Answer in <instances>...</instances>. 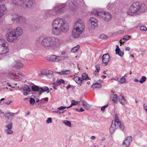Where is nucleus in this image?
<instances>
[{
	"mask_svg": "<svg viewBox=\"0 0 147 147\" xmlns=\"http://www.w3.org/2000/svg\"><path fill=\"white\" fill-rule=\"evenodd\" d=\"M53 34L59 35L61 32H65L69 29V26L66 21L61 18H57L52 22V23Z\"/></svg>",
	"mask_w": 147,
	"mask_h": 147,
	"instance_id": "nucleus-1",
	"label": "nucleus"
},
{
	"mask_svg": "<svg viewBox=\"0 0 147 147\" xmlns=\"http://www.w3.org/2000/svg\"><path fill=\"white\" fill-rule=\"evenodd\" d=\"M85 24L83 21L81 19L78 20L74 25L72 30V36L74 38L79 37L85 30Z\"/></svg>",
	"mask_w": 147,
	"mask_h": 147,
	"instance_id": "nucleus-2",
	"label": "nucleus"
},
{
	"mask_svg": "<svg viewBox=\"0 0 147 147\" xmlns=\"http://www.w3.org/2000/svg\"><path fill=\"white\" fill-rule=\"evenodd\" d=\"M62 43V40L52 36L44 38L41 42L43 46H59L61 45Z\"/></svg>",
	"mask_w": 147,
	"mask_h": 147,
	"instance_id": "nucleus-3",
	"label": "nucleus"
},
{
	"mask_svg": "<svg viewBox=\"0 0 147 147\" xmlns=\"http://www.w3.org/2000/svg\"><path fill=\"white\" fill-rule=\"evenodd\" d=\"M23 33V30L21 27L16 28L8 33L7 40L10 42H13L21 36Z\"/></svg>",
	"mask_w": 147,
	"mask_h": 147,
	"instance_id": "nucleus-4",
	"label": "nucleus"
},
{
	"mask_svg": "<svg viewBox=\"0 0 147 147\" xmlns=\"http://www.w3.org/2000/svg\"><path fill=\"white\" fill-rule=\"evenodd\" d=\"M146 10V5L144 4H141L138 2L133 3L131 6L129 11L133 13L139 15Z\"/></svg>",
	"mask_w": 147,
	"mask_h": 147,
	"instance_id": "nucleus-5",
	"label": "nucleus"
},
{
	"mask_svg": "<svg viewBox=\"0 0 147 147\" xmlns=\"http://www.w3.org/2000/svg\"><path fill=\"white\" fill-rule=\"evenodd\" d=\"M117 129L123 131L125 129V126L123 123L119 120L118 114H116L115 116L114 123H112L110 129V133L111 134L113 133L116 129Z\"/></svg>",
	"mask_w": 147,
	"mask_h": 147,
	"instance_id": "nucleus-6",
	"label": "nucleus"
},
{
	"mask_svg": "<svg viewBox=\"0 0 147 147\" xmlns=\"http://www.w3.org/2000/svg\"><path fill=\"white\" fill-rule=\"evenodd\" d=\"M13 5L30 8L34 3L33 0H11Z\"/></svg>",
	"mask_w": 147,
	"mask_h": 147,
	"instance_id": "nucleus-7",
	"label": "nucleus"
},
{
	"mask_svg": "<svg viewBox=\"0 0 147 147\" xmlns=\"http://www.w3.org/2000/svg\"><path fill=\"white\" fill-rule=\"evenodd\" d=\"M91 13L94 14L96 15L97 16L102 18L104 20L108 21H110L111 18L112 16L111 13L109 12H99L96 11L95 13L94 12H92Z\"/></svg>",
	"mask_w": 147,
	"mask_h": 147,
	"instance_id": "nucleus-8",
	"label": "nucleus"
},
{
	"mask_svg": "<svg viewBox=\"0 0 147 147\" xmlns=\"http://www.w3.org/2000/svg\"><path fill=\"white\" fill-rule=\"evenodd\" d=\"M13 21L16 22L20 24H23L26 20V18L21 15L15 14L13 16V18L11 19Z\"/></svg>",
	"mask_w": 147,
	"mask_h": 147,
	"instance_id": "nucleus-9",
	"label": "nucleus"
},
{
	"mask_svg": "<svg viewBox=\"0 0 147 147\" xmlns=\"http://www.w3.org/2000/svg\"><path fill=\"white\" fill-rule=\"evenodd\" d=\"M66 7V4L65 3L62 4L60 5L59 7L58 6L56 7L54 9V10L55 11V13H53L52 15H55L59 14V13L64 12Z\"/></svg>",
	"mask_w": 147,
	"mask_h": 147,
	"instance_id": "nucleus-10",
	"label": "nucleus"
},
{
	"mask_svg": "<svg viewBox=\"0 0 147 147\" xmlns=\"http://www.w3.org/2000/svg\"><path fill=\"white\" fill-rule=\"evenodd\" d=\"M12 67L16 69H22L23 66V64L20 61H14L11 64Z\"/></svg>",
	"mask_w": 147,
	"mask_h": 147,
	"instance_id": "nucleus-11",
	"label": "nucleus"
},
{
	"mask_svg": "<svg viewBox=\"0 0 147 147\" xmlns=\"http://www.w3.org/2000/svg\"><path fill=\"white\" fill-rule=\"evenodd\" d=\"M110 58L109 55L106 53L103 55L102 57V63L104 64L105 66H107Z\"/></svg>",
	"mask_w": 147,
	"mask_h": 147,
	"instance_id": "nucleus-12",
	"label": "nucleus"
},
{
	"mask_svg": "<svg viewBox=\"0 0 147 147\" xmlns=\"http://www.w3.org/2000/svg\"><path fill=\"white\" fill-rule=\"evenodd\" d=\"M89 22L91 25L92 29H94L95 27H97L98 25V21L97 20L94 18H91L89 19ZM90 25V24H89Z\"/></svg>",
	"mask_w": 147,
	"mask_h": 147,
	"instance_id": "nucleus-13",
	"label": "nucleus"
},
{
	"mask_svg": "<svg viewBox=\"0 0 147 147\" xmlns=\"http://www.w3.org/2000/svg\"><path fill=\"white\" fill-rule=\"evenodd\" d=\"M17 114V113H12L9 112L6 113L4 115V116L5 118L8 119L12 121L15 115Z\"/></svg>",
	"mask_w": 147,
	"mask_h": 147,
	"instance_id": "nucleus-14",
	"label": "nucleus"
},
{
	"mask_svg": "<svg viewBox=\"0 0 147 147\" xmlns=\"http://www.w3.org/2000/svg\"><path fill=\"white\" fill-rule=\"evenodd\" d=\"M9 51L8 47H0V55H4L7 53Z\"/></svg>",
	"mask_w": 147,
	"mask_h": 147,
	"instance_id": "nucleus-15",
	"label": "nucleus"
},
{
	"mask_svg": "<svg viewBox=\"0 0 147 147\" xmlns=\"http://www.w3.org/2000/svg\"><path fill=\"white\" fill-rule=\"evenodd\" d=\"M19 90L22 92H24L25 91H28V92H30L31 90L29 86L27 85H24L19 88Z\"/></svg>",
	"mask_w": 147,
	"mask_h": 147,
	"instance_id": "nucleus-16",
	"label": "nucleus"
},
{
	"mask_svg": "<svg viewBox=\"0 0 147 147\" xmlns=\"http://www.w3.org/2000/svg\"><path fill=\"white\" fill-rule=\"evenodd\" d=\"M6 12L5 7L4 5L0 6V18Z\"/></svg>",
	"mask_w": 147,
	"mask_h": 147,
	"instance_id": "nucleus-17",
	"label": "nucleus"
},
{
	"mask_svg": "<svg viewBox=\"0 0 147 147\" xmlns=\"http://www.w3.org/2000/svg\"><path fill=\"white\" fill-rule=\"evenodd\" d=\"M118 98L119 101L121 104L124 105L127 104V101L123 96L120 95L118 96Z\"/></svg>",
	"mask_w": 147,
	"mask_h": 147,
	"instance_id": "nucleus-18",
	"label": "nucleus"
},
{
	"mask_svg": "<svg viewBox=\"0 0 147 147\" xmlns=\"http://www.w3.org/2000/svg\"><path fill=\"white\" fill-rule=\"evenodd\" d=\"M46 59L47 60L49 61L56 62V56L55 55L48 56L46 57Z\"/></svg>",
	"mask_w": 147,
	"mask_h": 147,
	"instance_id": "nucleus-19",
	"label": "nucleus"
},
{
	"mask_svg": "<svg viewBox=\"0 0 147 147\" xmlns=\"http://www.w3.org/2000/svg\"><path fill=\"white\" fill-rule=\"evenodd\" d=\"M132 137L131 136H128L124 140L123 142H124V143H125L127 144V145L129 146L132 142Z\"/></svg>",
	"mask_w": 147,
	"mask_h": 147,
	"instance_id": "nucleus-20",
	"label": "nucleus"
},
{
	"mask_svg": "<svg viewBox=\"0 0 147 147\" xmlns=\"http://www.w3.org/2000/svg\"><path fill=\"white\" fill-rule=\"evenodd\" d=\"M115 52L116 54H118L120 57H122L123 56V52L120 50L119 47H117L115 49Z\"/></svg>",
	"mask_w": 147,
	"mask_h": 147,
	"instance_id": "nucleus-21",
	"label": "nucleus"
},
{
	"mask_svg": "<svg viewBox=\"0 0 147 147\" xmlns=\"http://www.w3.org/2000/svg\"><path fill=\"white\" fill-rule=\"evenodd\" d=\"M82 105L86 109L88 110L90 109L91 106L90 105L88 104L87 103L86 101L84 100H83L82 101Z\"/></svg>",
	"mask_w": 147,
	"mask_h": 147,
	"instance_id": "nucleus-22",
	"label": "nucleus"
},
{
	"mask_svg": "<svg viewBox=\"0 0 147 147\" xmlns=\"http://www.w3.org/2000/svg\"><path fill=\"white\" fill-rule=\"evenodd\" d=\"M73 80L78 84L80 85L82 83V80L81 78L76 76L74 78Z\"/></svg>",
	"mask_w": 147,
	"mask_h": 147,
	"instance_id": "nucleus-23",
	"label": "nucleus"
},
{
	"mask_svg": "<svg viewBox=\"0 0 147 147\" xmlns=\"http://www.w3.org/2000/svg\"><path fill=\"white\" fill-rule=\"evenodd\" d=\"M7 41L3 39H0V46H8Z\"/></svg>",
	"mask_w": 147,
	"mask_h": 147,
	"instance_id": "nucleus-24",
	"label": "nucleus"
},
{
	"mask_svg": "<svg viewBox=\"0 0 147 147\" xmlns=\"http://www.w3.org/2000/svg\"><path fill=\"white\" fill-rule=\"evenodd\" d=\"M45 91H47V93H49L50 92L49 88L46 86H44L41 88L40 89V91H39L40 92H45Z\"/></svg>",
	"mask_w": 147,
	"mask_h": 147,
	"instance_id": "nucleus-25",
	"label": "nucleus"
},
{
	"mask_svg": "<svg viewBox=\"0 0 147 147\" xmlns=\"http://www.w3.org/2000/svg\"><path fill=\"white\" fill-rule=\"evenodd\" d=\"M68 57L67 56L65 57L57 56H56V61H62L64 60L65 59H67Z\"/></svg>",
	"mask_w": 147,
	"mask_h": 147,
	"instance_id": "nucleus-26",
	"label": "nucleus"
},
{
	"mask_svg": "<svg viewBox=\"0 0 147 147\" xmlns=\"http://www.w3.org/2000/svg\"><path fill=\"white\" fill-rule=\"evenodd\" d=\"M32 90L34 91L39 92L40 91L39 87L36 85H34L32 86L31 87Z\"/></svg>",
	"mask_w": 147,
	"mask_h": 147,
	"instance_id": "nucleus-27",
	"label": "nucleus"
},
{
	"mask_svg": "<svg viewBox=\"0 0 147 147\" xmlns=\"http://www.w3.org/2000/svg\"><path fill=\"white\" fill-rule=\"evenodd\" d=\"M16 72L15 71L11 70L9 71L8 74V76H16Z\"/></svg>",
	"mask_w": 147,
	"mask_h": 147,
	"instance_id": "nucleus-28",
	"label": "nucleus"
},
{
	"mask_svg": "<svg viewBox=\"0 0 147 147\" xmlns=\"http://www.w3.org/2000/svg\"><path fill=\"white\" fill-rule=\"evenodd\" d=\"M70 72L69 70H66L64 71H63L60 72H58L59 74L61 75L63 74H68L70 73Z\"/></svg>",
	"mask_w": 147,
	"mask_h": 147,
	"instance_id": "nucleus-29",
	"label": "nucleus"
},
{
	"mask_svg": "<svg viewBox=\"0 0 147 147\" xmlns=\"http://www.w3.org/2000/svg\"><path fill=\"white\" fill-rule=\"evenodd\" d=\"M88 78L89 77H88V75L84 73L82 74V80H87L88 78V79H89Z\"/></svg>",
	"mask_w": 147,
	"mask_h": 147,
	"instance_id": "nucleus-30",
	"label": "nucleus"
},
{
	"mask_svg": "<svg viewBox=\"0 0 147 147\" xmlns=\"http://www.w3.org/2000/svg\"><path fill=\"white\" fill-rule=\"evenodd\" d=\"M69 6L72 10L75 9L76 8L75 4L72 2L69 4Z\"/></svg>",
	"mask_w": 147,
	"mask_h": 147,
	"instance_id": "nucleus-31",
	"label": "nucleus"
},
{
	"mask_svg": "<svg viewBox=\"0 0 147 147\" xmlns=\"http://www.w3.org/2000/svg\"><path fill=\"white\" fill-rule=\"evenodd\" d=\"M13 127V123L12 122H11L9 124L6 125L5 127H7V129L9 130L11 129H12Z\"/></svg>",
	"mask_w": 147,
	"mask_h": 147,
	"instance_id": "nucleus-32",
	"label": "nucleus"
},
{
	"mask_svg": "<svg viewBox=\"0 0 147 147\" xmlns=\"http://www.w3.org/2000/svg\"><path fill=\"white\" fill-rule=\"evenodd\" d=\"M71 105L69 106L68 107H67V108H69L72 106V105H76L78 104V102L74 100H72L71 101Z\"/></svg>",
	"mask_w": 147,
	"mask_h": 147,
	"instance_id": "nucleus-33",
	"label": "nucleus"
},
{
	"mask_svg": "<svg viewBox=\"0 0 147 147\" xmlns=\"http://www.w3.org/2000/svg\"><path fill=\"white\" fill-rule=\"evenodd\" d=\"M63 123L65 124L66 126L70 127L71 125V122L70 121L68 120H65L63 122Z\"/></svg>",
	"mask_w": 147,
	"mask_h": 147,
	"instance_id": "nucleus-34",
	"label": "nucleus"
},
{
	"mask_svg": "<svg viewBox=\"0 0 147 147\" xmlns=\"http://www.w3.org/2000/svg\"><path fill=\"white\" fill-rule=\"evenodd\" d=\"M56 82L59 85L62 83L65 84V81L62 79H58L57 80Z\"/></svg>",
	"mask_w": 147,
	"mask_h": 147,
	"instance_id": "nucleus-35",
	"label": "nucleus"
},
{
	"mask_svg": "<svg viewBox=\"0 0 147 147\" xmlns=\"http://www.w3.org/2000/svg\"><path fill=\"white\" fill-rule=\"evenodd\" d=\"M79 47H74L71 50L72 52L75 53L79 49Z\"/></svg>",
	"mask_w": 147,
	"mask_h": 147,
	"instance_id": "nucleus-36",
	"label": "nucleus"
},
{
	"mask_svg": "<svg viewBox=\"0 0 147 147\" xmlns=\"http://www.w3.org/2000/svg\"><path fill=\"white\" fill-rule=\"evenodd\" d=\"M125 76L124 75V76L122 77L118 80L119 82L121 83L125 82V79L124 78Z\"/></svg>",
	"mask_w": 147,
	"mask_h": 147,
	"instance_id": "nucleus-37",
	"label": "nucleus"
},
{
	"mask_svg": "<svg viewBox=\"0 0 147 147\" xmlns=\"http://www.w3.org/2000/svg\"><path fill=\"white\" fill-rule=\"evenodd\" d=\"M117 94L114 95L113 96L112 101L114 102L117 103Z\"/></svg>",
	"mask_w": 147,
	"mask_h": 147,
	"instance_id": "nucleus-38",
	"label": "nucleus"
},
{
	"mask_svg": "<svg viewBox=\"0 0 147 147\" xmlns=\"http://www.w3.org/2000/svg\"><path fill=\"white\" fill-rule=\"evenodd\" d=\"M146 78L145 76H143L139 80L140 82L141 83H143L146 80Z\"/></svg>",
	"mask_w": 147,
	"mask_h": 147,
	"instance_id": "nucleus-39",
	"label": "nucleus"
},
{
	"mask_svg": "<svg viewBox=\"0 0 147 147\" xmlns=\"http://www.w3.org/2000/svg\"><path fill=\"white\" fill-rule=\"evenodd\" d=\"M5 132H7V134H11L13 133V131L11 129H7L5 130Z\"/></svg>",
	"mask_w": 147,
	"mask_h": 147,
	"instance_id": "nucleus-40",
	"label": "nucleus"
},
{
	"mask_svg": "<svg viewBox=\"0 0 147 147\" xmlns=\"http://www.w3.org/2000/svg\"><path fill=\"white\" fill-rule=\"evenodd\" d=\"M30 102L31 104L34 105L35 102V101L34 99L31 98H30Z\"/></svg>",
	"mask_w": 147,
	"mask_h": 147,
	"instance_id": "nucleus-41",
	"label": "nucleus"
},
{
	"mask_svg": "<svg viewBox=\"0 0 147 147\" xmlns=\"http://www.w3.org/2000/svg\"><path fill=\"white\" fill-rule=\"evenodd\" d=\"M48 72L47 70H44L41 71L40 74L42 75H46L47 74Z\"/></svg>",
	"mask_w": 147,
	"mask_h": 147,
	"instance_id": "nucleus-42",
	"label": "nucleus"
},
{
	"mask_svg": "<svg viewBox=\"0 0 147 147\" xmlns=\"http://www.w3.org/2000/svg\"><path fill=\"white\" fill-rule=\"evenodd\" d=\"M102 81L100 80H99L97 82L95 83V84H97L98 86L100 88L101 87V82Z\"/></svg>",
	"mask_w": 147,
	"mask_h": 147,
	"instance_id": "nucleus-43",
	"label": "nucleus"
},
{
	"mask_svg": "<svg viewBox=\"0 0 147 147\" xmlns=\"http://www.w3.org/2000/svg\"><path fill=\"white\" fill-rule=\"evenodd\" d=\"M52 112L54 113H57L58 114H59V115H60L61 114V113H63L64 112V111L61 112L59 111V110L58 111H52Z\"/></svg>",
	"mask_w": 147,
	"mask_h": 147,
	"instance_id": "nucleus-44",
	"label": "nucleus"
},
{
	"mask_svg": "<svg viewBox=\"0 0 147 147\" xmlns=\"http://www.w3.org/2000/svg\"><path fill=\"white\" fill-rule=\"evenodd\" d=\"M53 86H52L53 88L54 89H57L56 87L57 86H59V85L56 83H54L53 84Z\"/></svg>",
	"mask_w": 147,
	"mask_h": 147,
	"instance_id": "nucleus-45",
	"label": "nucleus"
},
{
	"mask_svg": "<svg viewBox=\"0 0 147 147\" xmlns=\"http://www.w3.org/2000/svg\"><path fill=\"white\" fill-rule=\"evenodd\" d=\"M107 37V36L105 34H101L100 36V38L101 39H106Z\"/></svg>",
	"mask_w": 147,
	"mask_h": 147,
	"instance_id": "nucleus-46",
	"label": "nucleus"
},
{
	"mask_svg": "<svg viewBox=\"0 0 147 147\" xmlns=\"http://www.w3.org/2000/svg\"><path fill=\"white\" fill-rule=\"evenodd\" d=\"M91 87L94 88H100L97 84H94Z\"/></svg>",
	"mask_w": 147,
	"mask_h": 147,
	"instance_id": "nucleus-47",
	"label": "nucleus"
},
{
	"mask_svg": "<svg viewBox=\"0 0 147 147\" xmlns=\"http://www.w3.org/2000/svg\"><path fill=\"white\" fill-rule=\"evenodd\" d=\"M140 29L141 30L147 31V28L145 26H142L140 27Z\"/></svg>",
	"mask_w": 147,
	"mask_h": 147,
	"instance_id": "nucleus-48",
	"label": "nucleus"
},
{
	"mask_svg": "<svg viewBox=\"0 0 147 147\" xmlns=\"http://www.w3.org/2000/svg\"><path fill=\"white\" fill-rule=\"evenodd\" d=\"M67 107H66L61 106H60V107H58L57 108V109H59L60 110H63L65 109L66 108H67Z\"/></svg>",
	"mask_w": 147,
	"mask_h": 147,
	"instance_id": "nucleus-49",
	"label": "nucleus"
},
{
	"mask_svg": "<svg viewBox=\"0 0 147 147\" xmlns=\"http://www.w3.org/2000/svg\"><path fill=\"white\" fill-rule=\"evenodd\" d=\"M16 76H22V73L20 71H16Z\"/></svg>",
	"mask_w": 147,
	"mask_h": 147,
	"instance_id": "nucleus-50",
	"label": "nucleus"
},
{
	"mask_svg": "<svg viewBox=\"0 0 147 147\" xmlns=\"http://www.w3.org/2000/svg\"><path fill=\"white\" fill-rule=\"evenodd\" d=\"M47 123H51L52 122V119L51 118L49 117L48 118L47 120L46 121Z\"/></svg>",
	"mask_w": 147,
	"mask_h": 147,
	"instance_id": "nucleus-51",
	"label": "nucleus"
},
{
	"mask_svg": "<svg viewBox=\"0 0 147 147\" xmlns=\"http://www.w3.org/2000/svg\"><path fill=\"white\" fill-rule=\"evenodd\" d=\"M125 41L126 40L123 38L120 40V43L121 44L120 46H121V44H123V43H125Z\"/></svg>",
	"mask_w": 147,
	"mask_h": 147,
	"instance_id": "nucleus-52",
	"label": "nucleus"
},
{
	"mask_svg": "<svg viewBox=\"0 0 147 147\" xmlns=\"http://www.w3.org/2000/svg\"><path fill=\"white\" fill-rule=\"evenodd\" d=\"M130 38V36L128 35L125 36L123 38L125 39L126 41L128 40Z\"/></svg>",
	"mask_w": 147,
	"mask_h": 147,
	"instance_id": "nucleus-53",
	"label": "nucleus"
},
{
	"mask_svg": "<svg viewBox=\"0 0 147 147\" xmlns=\"http://www.w3.org/2000/svg\"><path fill=\"white\" fill-rule=\"evenodd\" d=\"M108 106V105H106L102 107H101V111H104V110Z\"/></svg>",
	"mask_w": 147,
	"mask_h": 147,
	"instance_id": "nucleus-54",
	"label": "nucleus"
},
{
	"mask_svg": "<svg viewBox=\"0 0 147 147\" xmlns=\"http://www.w3.org/2000/svg\"><path fill=\"white\" fill-rule=\"evenodd\" d=\"M122 146L123 147H128L129 146H128L127 145V144H126L124 143L123 142L122 144Z\"/></svg>",
	"mask_w": 147,
	"mask_h": 147,
	"instance_id": "nucleus-55",
	"label": "nucleus"
},
{
	"mask_svg": "<svg viewBox=\"0 0 147 147\" xmlns=\"http://www.w3.org/2000/svg\"><path fill=\"white\" fill-rule=\"evenodd\" d=\"M122 146L123 147H128L129 146H128L127 145V144H126L124 143L123 142L122 144Z\"/></svg>",
	"mask_w": 147,
	"mask_h": 147,
	"instance_id": "nucleus-56",
	"label": "nucleus"
},
{
	"mask_svg": "<svg viewBox=\"0 0 147 147\" xmlns=\"http://www.w3.org/2000/svg\"><path fill=\"white\" fill-rule=\"evenodd\" d=\"M144 109L146 111V109H147V104H144L143 105Z\"/></svg>",
	"mask_w": 147,
	"mask_h": 147,
	"instance_id": "nucleus-57",
	"label": "nucleus"
},
{
	"mask_svg": "<svg viewBox=\"0 0 147 147\" xmlns=\"http://www.w3.org/2000/svg\"><path fill=\"white\" fill-rule=\"evenodd\" d=\"M96 70L99 71L100 70V67L98 66H96Z\"/></svg>",
	"mask_w": 147,
	"mask_h": 147,
	"instance_id": "nucleus-58",
	"label": "nucleus"
},
{
	"mask_svg": "<svg viewBox=\"0 0 147 147\" xmlns=\"http://www.w3.org/2000/svg\"><path fill=\"white\" fill-rule=\"evenodd\" d=\"M26 92H23V94L25 96H26L30 92H28V91H26Z\"/></svg>",
	"mask_w": 147,
	"mask_h": 147,
	"instance_id": "nucleus-59",
	"label": "nucleus"
},
{
	"mask_svg": "<svg viewBox=\"0 0 147 147\" xmlns=\"http://www.w3.org/2000/svg\"><path fill=\"white\" fill-rule=\"evenodd\" d=\"M99 71L96 70L94 72V74L95 76H97L98 74V73Z\"/></svg>",
	"mask_w": 147,
	"mask_h": 147,
	"instance_id": "nucleus-60",
	"label": "nucleus"
},
{
	"mask_svg": "<svg viewBox=\"0 0 147 147\" xmlns=\"http://www.w3.org/2000/svg\"><path fill=\"white\" fill-rule=\"evenodd\" d=\"M7 85L11 87L12 88H15L14 86H12L9 82H7Z\"/></svg>",
	"mask_w": 147,
	"mask_h": 147,
	"instance_id": "nucleus-61",
	"label": "nucleus"
},
{
	"mask_svg": "<svg viewBox=\"0 0 147 147\" xmlns=\"http://www.w3.org/2000/svg\"><path fill=\"white\" fill-rule=\"evenodd\" d=\"M47 76L49 77H52L53 76V75L52 74H49L47 75Z\"/></svg>",
	"mask_w": 147,
	"mask_h": 147,
	"instance_id": "nucleus-62",
	"label": "nucleus"
},
{
	"mask_svg": "<svg viewBox=\"0 0 147 147\" xmlns=\"http://www.w3.org/2000/svg\"><path fill=\"white\" fill-rule=\"evenodd\" d=\"M43 99H44V100H45L46 102H47L48 101L49 99L47 97Z\"/></svg>",
	"mask_w": 147,
	"mask_h": 147,
	"instance_id": "nucleus-63",
	"label": "nucleus"
},
{
	"mask_svg": "<svg viewBox=\"0 0 147 147\" xmlns=\"http://www.w3.org/2000/svg\"><path fill=\"white\" fill-rule=\"evenodd\" d=\"M44 99L43 98H42L40 100V102L41 103H44Z\"/></svg>",
	"mask_w": 147,
	"mask_h": 147,
	"instance_id": "nucleus-64",
	"label": "nucleus"
}]
</instances>
